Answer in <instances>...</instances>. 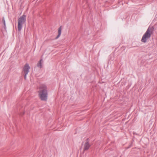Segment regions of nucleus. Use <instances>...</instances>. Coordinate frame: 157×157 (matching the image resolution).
<instances>
[{"label":"nucleus","instance_id":"1","mask_svg":"<svg viewBox=\"0 0 157 157\" xmlns=\"http://www.w3.org/2000/svg\"><path fill=\"white\" fill-rule=\"evenodd\" d=\"M38 96L42 101H46L48 98V90L47 86L44 84L41 85L39 88Z\"/></svg>","mask_w":157,"mask_h":157},{"label":"nucleus","instance_id":"2","mask_svg":"<svg viewBox=\"0 0 157 157\" xmlns=\"http://www.w3.org/2000/svg\"><path fill=\"white\" fill-rule=\"evenodd\" d=\"M152 33V31L151 29L148 28L143 35L141 40V41L144 43L146 42L147 40L150 37Z\"/></svg>","mask_w":157,"mask_h":157},{"label":"nucleus","instance_id":"3","mask_svg":"<svg viewBox=\"0 0 157 157\" xmlns=\"http://www.w3.org/2000/svg\"><path fill=\"white\" fill-rule=\"evenodd\" d=\"M26 20V16L25 15H23L18 18L17 27L19 31L21 30L22 27V25L25 23Z\"/></svg>","mask_w":157,"mask_h":157},{"label":"nucleus","instance_id":"4","mask_svg":"<svg viewBox=\"0 0 157 157\" xmlns=\"http://www.w3.org/2000/svg\"><path fill=\"white\" fill-rule=\"evenodd\" d=\"M30 68L29 64H26L24 66L23 69V73L25 75V78L26 79V75L28 74L29 71V70Z\"/></svg>","mask_w":157,"mask_h":157},{"label":"nucleus","instance_id":"5","mask_svg":"<svg viewBox=\"0 0 157 157\" xmlns=\"http://www.w3.org/2000/svg\"><path fill=\"white\" fill-rule=\"evenodd\" d=\"M62 27L61 26L59 27L58 29V35L56 38V39H57L60 36L62 31Z\"/></svg>","mask_w":157,"mask_h":157},{"label":"nucleus","instance_id":"6","mask_svg":"<svg viewBox=\"0 0 157 157\" xmlns=\"http://www.w3.org/2000/svg\"><path fill=\"white\" fill-rule=\"evenodd\" d=\"M90 147V145L89 143L88 142H87L84 145V149L85 150H87Z\"/></svg>","mask_w":157,"mask_h":157},{"label":"nucleus","instance_id":"7","mask_svg":"<svg viewBox=\"0 0 157 157\" xmlns=\"http://www.w3.org/2000/svg\"><path fill=\"white\" fill-rule=\"evenodd\" d=\"M42 60H40L37 63V66L40 68H41L42 67Z\"/></svg>","mask_w":157,"mask_h":157}]
</instances>
